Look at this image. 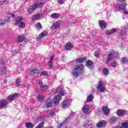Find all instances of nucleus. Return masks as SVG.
<instances>
[{
	"mask_svg": "<svg viewBox=\"0 0 128 128\" xmlns=\"http://www.w3.org/2000/svg\"><path fill=\"white\" fill-rule=\"evenodd\" d=\"M84 67L82 64L76 65L74 66L73 71L72 72V74L73 76L78 78L80 74H82L84 71Z\"/></svg>",
	"mask_w": 128,
	"mask_h": 128,
	"instance_id": "f257e3e1",
	"label": "nucleus"
},
{
	"mask_svg": "<svg viewBox=\"0 0 128 128\" xmlns=\"http://www.w3.org/2000/svg\"><path fill=\"white\" fill-rule=\"evenodd\" d=\"M96 88L100 92H104L106 90V88L104 86V82H102V81H100L98 82Z\"/></svg>",
	"mask_w": 128,
	"mask_h": 128,
	"instance_id": "f03ea898",
	"label": "nucleus"
},
{
	"mask_svg": "<svg viewBox=\"0 0 128 128\" xmlns=\"http://www.w3.org/2000/svg\"><path fill=\"white\" fill-rule=\"evenodd\" d=\"M84 128H93L94 122L92 120L86 121L84 124Z\"/></svg>",
	"mask_w": 128,
	"mask_h": 128,
	"instance_id": "7ed1b4c3",
	"label": "nucleus"
},
{
	"mask_svg": "<svg viewBox=\"0 0 128 128\" xmlns=\"http://www.w3.org/2000/svg\"><path fill=\"white\" fill-rule=\"evenodd\" d=\"M61 24H62V22L60 21H58L55 22L50 27V30H56V28H58L60 27Z\"/></svg>",
	"mask_w": 128,
	"mask_h": 128,
	"instance_id": "20e7f679",
	"label": "nucleus"
},
{
	"mask_svg": "<svg viewBox=\"0 0 128 128\" xmlns=\"http://www.w3.org/2000/svg\"><path fill=\"white\" fill-rule=\"evenodd\" d=\"M44 1L41 0L38 2H36L34 4H33L34 7L36 8H42L44 6Z\"/></svg>",
	"mask_w": 128,
	"mask_h": 128,
	"instance_id": "39448f33",
	"label": "nucleus"
},
{
	"mask_svg": "<svg viewBox=\"0 0 128 128\" xmlns=\"http://www.w3.org/2000/svg\"><path fill=\"white\" fill-rule=\"evenodd\" d=\"M39 86L42 92H46V90H48V86L44 84L42 80H40L39 81Z\"/></svg>",
	"mask_w": 128,
	"mask_h": 128,
	"instance_id": "423d86ee",
	"label": "nucleus"
},
{
	"mask_svg": "<svg viewBox=\"0 0 128 128\" xmlns=\"http://www.w3.org/2000/svg\"><path fill=\"white\" fill-rule=\"evenodd\" d=\"M118 9L122 10H123L124 13L126 14H127V16H128V12L126 9V4L124 2L122 3L121 6H118Z\"/></svg>",
	"mask_w": 128,
	"mask_h": 128,
	"instance_id": "0eeeda50",
	"label": "nucleus"
},
{
	"mask_svg": "<svg viewBox=\"0 0 128 128\" xmlns=\"http://www.w3.org/2000/svg\"><path fill=\"white\" fill-rule=\"evenodd\" d=\"M8 100H0V108H6V106H8Z\"/></svg>",
	"mask_w": 128,
	"mask_h": 128,
	"instance_id": "6e6552de",
	"label": "nucleus"
},
{
	"mask_svg": "<svg viewBox=\"0 0 128 128\" xmlns=\"http://www.w3.org/2000/svg\"><path fill=\"white\" fill-rule=\"evenodd\" d=\"M70 104V100L67 99L64 100L62 104V106L64 108H68Z\"/></svg>",
	"mask_w": 128,
	"mask_h": 128,
	"instance_id": "1a4fd4ad",
	"label": "nucleus"
},
{
	"mask_svg": "<svg viewBox=\"0 0 128 128\" xmlns=\"http://www.w3.org/2000/svg\"><path fill=\"white\" fill-rule=\"evenodd\" d=\"M18 96V94L14 93L13 94H11V95L9 96L7 98V100H9V102H11L14 100V98H16V96Z\"/></svg>",
	"mask_w": 128,
	"mask_h": 128,
	"instance_id": "9d476101",
	"label": "nucleus"
},
{
	"mask_svg": "<svg viewBox=\"0 0 128 128\" xmlns=\"http://www.w3.org/2000/svg\"><path fill=\"white\" fill-rule=\"evenodd\" d=\"M18 42H20L21 46H24L26 44V38L24 36H20L18 38Z\"/></svg>",
	"mask_w": 128,
	"mask_h": 128,
	"instance_id": "9b49d317",
	"label": "nucleus"
},
{
	"mask_svg": "<svg viewBox=\"0 0 128 128\" xmlns=\"http://www.w3.org/2000/svg\"><path fill=\"white\" fill-rule=\"evenodd\" d=\"M16 22L14 23L15 26H18L20 24L21 22H22V20H24V17H22L21 16H18L16 18Z\"/></svg>",
	"mask_w": 128,
	"mask_h": 128,
	"instance_id": "f8f14e48",
	"label": "nucleus"
},
{
	"mask_svg": "<svg viewBox=\"0 0 128 128\" xmlns=\"http://www.w3.org/2000/svg\"><path fill=\"white\" fill-rule=\"evenodd\" d=\"M62 98V96L58 95L54 97V104H59Z\"/></svg>",
	"mask_w": 128,
	"mask_h": 128,
	"instance_id": "ddd939ff",
	"label": "nucleus"
},
{
	"mask_svg": "<svg viewBox=\"0 0 128 128\" xmlns=\"http://www.w3.org/2000/svg\"><path fill=\"white\" fill-rule=\"evenodd\" d=\"M99 26L102 30H104L106 26V24L104 20H99Z\"/></svg>",
	"mask_w": 128,
	"mask_h": 128,
	"instance_id": "4468645a",
	"label": "nucleus"
},
{
	"mask_svg": "<svg viewBox=\"0 0 128 128\" xmlns=\"http://www.w3.org/2000/svg\"><path fill=\"white\" fill-rule=\"evenodd\" d=\"M46 36H48V32L46 30H44L40 34V36L38 37V40H42V38H43Z\"/></svg>",
	"mask_w": 128,
	"mask_h": 128,
	"instance_id": "2eb2a0df",
	"label": "nucleus"
},
{
	"mask_svg": "<svg viewBox=\"0 0 128 128\" xmlns=\"http://www.w3.org/2000/svg\"><path fill=\"white\" fill-rule=\"evenodd\" d=\"M86 66L90 70H92V68H94V66L92 65V62L90 60H88V61H86Z\"/></svg>",
	"mask_w": 128,
	"mask_h": 128,
	"instance_id": "dca6fc26",
	"label": "nucleus"
},
{
	"mask_svg": "<svg viewBox=\"0 0 128 128\" xmlns=\"http://www.w3.org/2000/svg\"><path fill=\"white\" fill-rule=\"evenodd\" d=\"M111 52H112L108 55L107 62H108L110 60L114 58V51L112 50Z\"/></svg>",
	"mask_w": 128,
	"mask_h": 128,
	"instance_id": "f3484780",
	"label": "nucleus"
},
{
	"mask_svg": "<svg viewBox=\"0 0 128 128\" xmlns=\"http://www.w3.org/2000/svg\"><path fill=\"white\" fill-rule=\"evenodd\" d=\"M82 110L84 114H88V110H90V106L88 105L84 106Z\"/></svg>",
	"mask_w": 128,
	"mask_h": 128,
	"instance_id": "a211bd4d",
	"label": "nucleus"
},
{
	"mask_svg": "<svg viewBox=\"0 0 128 128\" xmlns=\"http://www.w3.org/2000/svg\"><path fill=\"white\" fill-rule=\"evenodd\" d=\"M102 110L105 114V116H108L110 114V109L106 106H103Z\"/></svg>",
	"mask_w": 128,
	"mask_h": 128,
	"instance_id": "6ab92c4d",
	"label": "nucleus"
},
{
	"mask_svg": "<svg viewBox=\"0 0 128 128\" xmlns=\"http://www.w3.org/2000/svg\"><path fill=\"white\" fill-rule=\"evenodd\" d=\"M106 126V121L102 120L98 122L96 124L97 128H102V126Z\"/></svg>",
	"mask_w": 128,
	"mask_h": 128,
	"instance_id": "aec40b11",
	"label": "nucleus"
},
{
	"mask_svg": "<svg viewBox=\"0 0 128 128\" xmlns=\"http://www.w3.org/2000/svg\"><path fill=\"white\" fill-rule=\"evenodd\" d=\"M86 60V58H78L76 59L75 62H78V64H80V62H84Z\"/></svg>",
	"mask_w": 128,
	"mask_h": 128,
	"instance_id": "412c9836",
	"label": "nucleus"
},
{
	"mask_svg": "<svg viewBox=\"0 0 128 128\" xmlns=\"http://www.w3.org/2000/svg\"><path fill=\"white\" fill-rule=\"evenodd\" d=\"M46 106L47 108L52 106V99H48L46 102Z\"/></svg>",
	"mask_w": 128,
	"mask_h": 128,
	"instance_id": "4be33fe9",
	"label": "nucleus"
},
{
	"mask_svg": "<svg viewBox=\"0 0 128 128\" xmlns=\"http://www.w3.org/2000/svg\"><path fill=\"white\" fill-rule=\"evenodd\" d=\"M117 114L119 116H124V114H126V111L124 110H119L117 111Z\"/></svg>",
	"mask_w": 128,
	"mask_h": 128,
	"instance_id": "5701e85b",
	"label": "nucleus"
},
{
	"mask_svg": "<svg viewBox=\"0 0 128 128\" xmlns=\"http://www.w3.org/2000/svg\"><path fill=\"white\" fill-rule=\"evenodd\" d=\"M42 16V14H36L33 16L32 20H38V18H40Z\"/></svg>",
	"mask_w": 128,
	"mask_h": 128,
	"instance_id": "b1692460",
	"label": "nucleus"
},
{
	"mask_svg": "<svg viewBox=\"0 0 128 128\" xmlns=\"http://www.w3.org/2000/svg\"><path fill=\"white\" fill-rule=\"evenodd\" d=\"M34 10H36V8H34V6H32L30 7V8L28 9V12L30 14H32L34 11Z\"/></svg>",
	"mask_w": 128,
	"mask_h": 128,
	"instance_id": "393cba45",
	"label": "nucleus"
},
{
	"mask_svg": "<svg viewBox=\"0 0 128 128\" xmlns=\"http://www.w3.org/2000/svg\"><path fill=\"white\" fill-rule=\"evenodd\" d=\"M56 92L60 94V96L64 95V91L62 90V89L60 87L58 88L56 90Z\"/></svg>",
	"mask_w": 128,
	"mask_h": 128,
	"instance_id": "a878e982",
	"label": "nucleus"
},
{
	"mask_svg": "<svg viewBox=\"0 0 128 128\" xmlns=\"http://www.w3.org/2000/svg\"><path fill=\"white\" fill-rule=\"evenodd\" d=\"M60 16V14L58 13H54L51 14V18H58Z\"/></svg>",
	"mask_w": 128,
	"mask_h": 128,
	"instance_id": "bb28decb",
	"label": "nucleus"
},
{
	"mask_svg": "<svg viewBox=\"0 0 128 128\" xmlns=\"http://www.w3.org/2000/svg\"><path fill=\"white\" fill-rule=\"evenodd\" d=\"M116 32V29H112L109 32L106 31V34H108V36H110V34H114Z\"/></svg>",
	"mask_w": 128,
	"mask_h": 128,
	"instance_id": "cd10ccee",
	"label": "nucleus"
},
{
	"mask_svg": "<svg viewBox=\"0 0 128 128\" xmlns=\"http://www.w3.org/2000/svg\"><path fill=\"white\" fill-rule=\"evenodd\" d=\"M72 45L70 44H66L65 46V49H66V50H72Z\"/></svg>",
	"mask_w": 128,
	"mask_h": 128,
	"instance_id": "c85d7f7f",
	"label": "nucleus"
},
{
	"mask_svg": "<svg viewBox=\"0 0 128 128\" xmlns=\"http://www.w3.org/2000/svg\"><path fill=\"white\" fill-rule=\"evenodd\" d=\"M118 119L116 117H112L110 118L109 122L110 124H114Z\"/></svg>",
	"mask_w": 128,
	"mask_h": 128,
	"instance_id": "c756f323",
	"label": "nucleus"
},
{
	"mask_svg": "<svg viewBox=\"0 0 128 128\" xmlns=\"http://www.w3.org/2000/svg\"><path fill=\"white\" fill-rule=\"evenodd\" d=\"M122 128H128V120L123 122L122 124Z\"/></svg>",
	"mask_w": 128,
	"mask_h": 128,
	"instance_id": "7c9ffc66",
	"label": "nucleus"
},
{
	"mask_svg": "<svg viewBox=\"0 0 128 128\" xmlns=\"http://www.w3.org/2000/svg\"><path fill=\"white\" fill-rule=\"evenodd\" d=\"M26 128H32L34 126V124L30 122H27L26 124Z\"/></svg>",
	"mask_w": 128,
	"mask_h": 128,
	"instance_id": "2f4dec72",
	"label": "nucleus"
},
{
	"mask_svg": "<svg viewBox=\"0 0 128 128\" xmlns=\"http://www.w3.org/2000/svg\"><path fill=\"white\" fill-rule=\"evenodd\" d=\"M94 96L90 94L88 96L86 102H92L94 100Z\"/></svg>",
	"mask_w": 128,
	"mask_h": 128,
	"instance_id": "473e14b6",
	"label": "nucleus"
},
{
	"mask_svg": "<svg viewBox=\"0 0 128 128\" xmlns=\"http://www.w3.org/2000/svg\"><path fill=\"white\" fill-rule=\"evenodd\" d=\"M40 72V70L37 68L33 69L30 71V74H38Z\"/></svg>",
	"mask_w": 128,
	"mask_h": 128,
	"instance_id": "72a5a7b5",
	"label": "nucleus"
},
{
	"mask_svg": "<svg viewBox=\"0 0 128 128\" xmlns=\"http://www.w3.org/2000/svg\"><path fill=\"white\" fill-rule=\"evenodd\" d=\"M18 26H19L20 28H26V24H24V22H21L20 23H19Z\"/></svg>",
	"mask_w": 128,
	"mask_h": 128,
	"instance_id": "f704fd0d",
	"label": "nucleus"
},
{
	"mask_svg": "<svg viewBox=\"0 0 128 128\" xmlns=\"http://www.w3.org/2000/svg\"><path fill=\"white\" fill-rule=\"evenodd\" d=\"M44 118H46L44 116H40L37 118V120H38V122H42V120H44Z\"/></svg>",
	"mask_w": 128,
	"mask_h": 128,
	"instance_id": "c9c22d12",
	"label": "nucleus"
},
{
	"mask_svg": "<svg viewBox=\"0 0 128 128\" xmlns=\"http://www.w3.org/2000/svg\"><path fill=\"white\" fill-rule=\"evenodd\" d=\"M128 62V60L126 58H122L121 60V62L122 64H126Z\"/></svg>",
	"mask_w": 128,
	"mask_h": 128,
	"instance_id": "e433bc0d",
	"label": "nucleus"
},
{
	"mask_svg": "<svg viewBox=\"0 0 128 128\" xmlns=\"http://www.w3.org/2000/svg\"><path fill=\"white\" fill-rule=\"evenodd\" d=\"M102 72H103L104 74V75L108 74V69L106 68L102 70Z\"/></svg>",
	"mask_w": 128,
	"mask_h": 128,
	"instance_id": "4c0bfd02",
	"label": "nucleus"
},
{
	"mask_svg": "<svg viewBox=\"0 0 128 128\" xmlns=\"http://www.w3.org/2000/svg\"><path fill=\"white\" fill-rule=\"evenodd\" d=\"M94 56H96V58H100V52L99 51H96L94 53Z\"/></svg>",
	"mask_w": 128,
	"mask_h": 128,
	"instance_id": "58836bf2",
	"label": "nucleus"
},
{
	"mask_svg": "<svg viewBox=\"0 0 128 128\" xmlns=\"http://www.w3.org/2000/svg\"><path fill=\"white\" fill-rule=\"evenodd\" d=\"M48 66H49L50 68H52V61H49L48 62Z\"/></svg>",
	"mask_w": 128,
	"mask_h": 128,
	"instance_id": "ea45409f",
	"label": "nucleus"
},
{
	"mask_svg": "<svg viewBox=\"0 0 128 128\" xmlns=\"http://www.w3.org/2000/svg\"><path fill=\"white\" fill-rule=\"evenodd\" d=\"M112 66H113V68H114V66H116V61H114L111 63Z\"/></svg>",
	"mask_w": 128,
	"mask_h": 128,
	"instance_id": "a19ab883",
	"label": "nucleus"
},
{
	"mask_svg": "<svg viewBox=\"0 0 128 128\" xmlns=\"http://www.w3.org/2000/svg\"><path fill=\"white\" fill-rule=\"evenodd\" d=\"M36 28H38V30H40V28H42V25L40 24V23H38L36 25Z\"/></svg>",
	"mask_w": 128,
	"mask_h": 128,
	"instance_id": "79ce46f5",
	"label": "nucleus"
},
{
	"mask_svg": "<svg viewBox=\"0 0 128 128\" xmlns=\"http://www.w3.org/2000/svg\"><path fill=\"white\" fill-rule=\"evenodd\" d=\"M40 76H48V72H41Z\"/></svg>",
	"mask_w": 128,
	"mask_h": 128,
	"instance_id": "37998d69",
	"label": "nucleus"
},
{
	"mask_svg": "<svg viewBox=\"0 0 128 128\" xmlns=\"http://www.w3.org/2000/svg\"><path fill=\"white\" fill-rule=\"evenodd\" d=\"M58 2L60 4H63L64 3V0H58Z\"/></svg>",
	"mask_w": 128,
	"mask_h": 128,
	"instance_id": "c03bdc74",
	"label": "nucleus"
},
{
	"mask_svg": "<svg viewBox=\"0 0 128 128\" xmlns=\"http://www.w3.org/2000/svg\"><path fill=\"white\" fill-rule=\"evenodd\" d=\"M54 115V112H50V114L48 115V116H52Z\"/></svg>",
	"mask_w": 128,
	"mask_h": 128,
	"instance_id": "a18cd8bd",
	"label": "nucleus"
},
{
	"mask_svg": "<svg viewBox=\"0 0 128 128\" xmlns=\"http://www.w3.org/2000/svg\"><path fill=\"white\" fill-rule=\"evenodd\" d=\"M16 84L17 86H20V80L18 79L16 80Z\"/></svg>",
	"mask_w": 128,
	"mask_h": 128,
	"instance_id": "49530a36",
	"label": "nucleus"
},
{
	"mask_svg": "<svg viewBox=\"0 0 128 128\" xmlns=\"http://www.w3.org/2000/svg\"><path fill=\"white\" fill-rule=\"evenodd\" d=\"M37 99L39 100H42V98H44L42 97V96H36Z\"/></svg>",
	"mask_w": 128,
	"mask_h": 128,
	"instance_id": "de8ad7c7",
	"label": "nucleus"
},
{
	"mask_svg": "<svg viewBox=\"0 0 128 128\" xmlns=\"http://www.w3.org/2000/svg\"><path fill=\"white\" fill-rule=\"evenodd\" d=\"M1 70L2 72H4V74H6V68H3V69L2 70Z\"/></svg>",
	"mask_w": 128,
	"mask_h": 128,
	"instance_id": "09e8293b",
	"label": "nucleus"
},
{
	"mask_svg": "<svg viewBox=\"0 0 128 128\" xmlns=\"http://www.w3.org/2000/svg\"><path fill=\"white\" fill-rule=\"evenodd\" d=\"M126 34V31H122V32H120V36H122L123 34Z\"/></svg>",
	"mask_w": 128,
	"mask_h": 128,
	"instance_id": "8fccbe9b",
	"label": "nucleus"
},
{
	"mask_svg": "<svg viewBox=\"0 0 128 128\" xmlns=\"http://www.w3.org/2000/svg\"><path fill=\"white\" fill-rule=\"evenodd\" d=\"M54 58V56H50V60L51 62H52Z\"/></svg>",
	"mask_w": 128,
	"mask_h": 128,
	"instance_id": "3c124183",
	"label": "nucleus"
},
{
	"mask_svg": "<svg viewBox=\"0 0 128 128\" xmlns=\"http://www.w3.org/2000/svg\"><path fill=\"white\" fill-rule=\"evenodd\" d=\"M62 126H64V123H61L58 126V128H60Z\"/></svg>",
	"mask_w": 128,
	"mask_h": 128,
	"instance_id": "603ef678",
	"label": "nucleus"
},
{
	"mask_svg": "<svg viewBox=\"0 0 128 128\" xmlns=\"http://www.w3.org/2000/svg\"><path fill=\"white\" fill-rule=\"evenodd\" d=\"M4 84H6V82H8V80H4Z\"/></svg>",
	"mask_w": 128,
	"mask_h": 128,
	"instance_id": "864d4df0",
	"label": "nucleus"
},
{
	"mask_svg": "<svg viewBox=\"0 0 128 128\" xmlns=\"http://www.w3.org/2000/svg\"><path fill=\"white\" fill-rule=\"evenodd\" d=\"M10 17H8L7 18V22H10Z\"/></svg>",
	"mask_w": 128,
	"mask_h": 128,
	"instance_id": "5fc2aeb1",
	"label": "nucleus"
},
{
	"mask_svg": "<svg viewBox=\"0 0 128 128\" xmlns=\"http://www.w3.org/2000/svg\"><path fill=\"white\" fill-rule=\"evenodd\" d=\"M113 128H121L120 126H117L113 127Z\"/></svg>",
	"mask_w": 128,
	"mask_h": 128,
	"instance_id": "6e6d98bb",
	"label": "nucleus"
},
{
	"mask_svg": "<svg viewBox=\"0 0 128 128\" xmlns=\"http://www.w3.org/2000/svg\"><path fill=\"white\" fill-rule=\"evenodd\" d=\"M11 16H12V18H14V14H11Z\"/></svg>",
	"mask_w": 128,
	"mask_h": 128,
	"instance_id": "4d7b16f0",
	"label": "nucleus"
},
{
	"mask_svg": "<svg viewBox=\"0 0 128 128\" xmlns=\"http://www.w3.org/2000/svg\"><path fill=\"white\" fill-rule=\"evenodd\" d=\"M74 116L72 115V114H71L70 116H69V118H72Z\"/></svg>",
	"mask_w": 128,
	"mask_h": 128,
	"instance_id": "13d9d810",
	"label": "nucleus"
},
{
	"mask_svg": "<svg viewBox=\"0 0 128 128\" xmlns=\"http://www.w3.org/2000/svg\"><path fill=\"white\" fill-rule=\"evenodd\" d=\"M118 0L119 2H124L126 0Z\"/></svg>",
	"mask_w": 128,
	"mask_h": 128,
	"instance_id": "bf43d9fd",
	"label": "nucleus"
},
{
	"mask_svg": "<svg viewBox=\"0 0 128 128\" xmlns=\"http://www.w3.org/2000/svg\"><path fill=\"white\" fill-rule=\"evenodd\" d=\"M0 6H2V2H0Z\"/></svg>",
	"mask_w": 128,
	"mask_h": 128,
	"instance_id": "052dcab7",
	"label": "nucleus"
},
{
	"mask_svg": "<svg viewBox=\"0 0 128 128\" xmlns=\"http://www.w3.org/2000/svg\"><path fill=\"white\" fill-rule=\"evenodd\" d=\"M6 2V0H4V2Z\"/></svg>",
	"mask_w": 128,
	"mask_h": 128,
	"instance_id": "680f3d73",
	"label": "nucleus"
},
{
	"mask_svg": "<svg viewBox=\"0 0 128 128\" xmlns=\"http://www.w3.org/2000/svg\"><path fill=\"white\" fill-rule=\"evenodd\" d=\"M4 23H0V24H3Z\"/></svg>",
	"mask_w": 128,
	"mask_h": 128,
	"instance_id": "e2e57ef3",
	"label": "nucleus"
},
{
	"mask_svg": "<svg viewBox=\"0 0 128 128\" xmlns=\"http://www.w3.org/2000/svg\"><path fill=\"white\" fill-rule=\"evenodd\" d=\"M2 64H4V62H2Z\"/></svg>",
	"mask_w": 128,
	"mask_h": 128,
	"instance_id": "0e129e2a",
	"label": "nucleus"
},
{
	"mask_svg": "<svg viewBox=\"0 0 128 128\" xmlns=\"http://www.w3.org/2000/svg\"><path fill=\"white\" fill-rule=\"evenodd\" d=\"M122 28V30H124V28Z\"/></svg>",
	"mask_w": 128,
	"mask_h": 128,
	"instance_id": "69168bd1",
	"label": "nucleus"
}]
</instances>
